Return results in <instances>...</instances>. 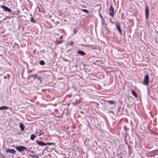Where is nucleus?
<instances>
[{
    "mask_svg": "<svg viewBox=\"0 0 158 158\" xmlns=\"http://www.w3.org/2000/svg\"><path fill=\"white\" fill-rule=\"evenodd\" d=\"M149 81V76L148 74L146 75L144 77L143 84L145 85H148Z\"/></svg>",
    "mask_w": 158,
    "mask_h": 158,
    "instance_id": "f257e3e1",
    "label": "nucleus"
},
{
    "mask_svg": "<svg viewBox=\"0 0 158 158\" xmlns=\"http://www.w3.org/2000/svg\"><path fill=\"white\" fill-rule=\"evenodd\" d=\"M114 9L111 5L109 10V15L112 17H113L114 15Z\"/></svg>",
    "mask_w": 158,
    "mask_h": 158,
    "instance_id": "f03ea898",
    "label": "nucleus"
},
{
    "mask_svg": "<svg viewBox=\"0 0 158 158\" xmlns=\"http://www.w3.org/2000/svg\"><path fill=\"white\" fill-rule=\"evenodd\" d=\"M16 149L17 151L20 152H22L24 150H27V149L26 147L23 146H19L17 147L16 148Z\"/></svg>",
    "mask_w": 158,
    "mask_h": 158,
    "instance_id": "7ed1b4c3",
    "label": "nucleus"
},
{
    "mask_svg": "<svg viewBox=\"0 0 158 158\" xmlns=\"http://www.w3.org/2000/svg\"><path fill=\"white\" fill-rule=\"evenodd\" d=\"M1 7L2 8L3 10L5 11H7L9 12H10L11 11V10L9 9L8 7L6 6H5L4 5H1Z\"/></svg>",
    "mask_w": 158,
    "mask_h": 158,
    "instance_id": "20e7f679",
    "label": "nucleus"
},
{
    "mask_svg": "<svg viewBox=\"0 0 158 158\" xmlns=\"http://www.w3.org/2000/svg\"><path fill=\"white\" fill-rule=\"evenodd\" d=\"M145 16L147 19H148L149 16V8L148 6H146L145 9Z\"/></svg>",
    "mask_w": 158,
    "mask_h": 158,
    "instance_id": "39448f33",
    "label": "nucleus"
},
{
    "mask_svg": "<svg viewBox=\"0 0 158 158\" xmlns=\"http://www.w3.org/2000/svg\"><path fill=\"white\" fill-rule=\"evenodd\" d=\"M6 152L7 153H10L11 154H15V153L16 151L14 149H8L6 150Z\"/></svg>",
    "mask_w": 158,
    "mask_h": 158,
    "instance_id": "423d86ee",
    "label": "nucleus"
},
{
    "mask_svg": "<svg viewBox=\"0 0 158 158\" xmlns=\"http://www.w3.org/2000/svg\"><path fill=\"white\" fill-rule=\"evenodd\" d=\"M36 143L39 146H45L46 143L43 141H36Z\"/></svg>",
    "mask_w": 158,
    "mask_h": 158,
    "instance_id": "0eeeda50",
    "label": "nucleus"
},
{
    "mask_svg": "<svg viewBox=\"0 0 158 158\" xmlns=\"http://www.w3.org/2000/svg\"><path fill=\"white\" fill-rule=\"evenodd\" d=\"M116 28L117 29V30L120 33V34L122 35V31L120 27V26L119 25L116 24L115 25Z\"/></svg>",
    "mask_w": 158,
    "mask_h": 158,
    "instance_id": "6e6552de",
    "label": "nucleus"
},
{
    "mask_svg": "<svg viewBox=\"0 0 158 158\" xmlns=\"http://www.w3.org/2000/svg\"><path fill=\"white\" fill-rule=\"evenodd\" d=\"M77 53L81 56H85L86 54L82 50H78L77 52Z\"/></svg>",
    "mask_w": 158,
    "mask_h": 158,
    "instance_id": "1a4fd4ad",
    "label": "nucleus"
},
{
    "mask_svg": "<svg viewBox=\"0 0 158 158\" xmlns=\"http://www.w3.org/2000/svg\"><path fill=\"white\" fill-rule=\"evenodd\" d=\"M39 131H37L36 132V134L38 136H40L41 135L43 134L44 133V132H42L41 130H39Z\"/></svg>",
    "mask_w": 158,
    "mask_h": 158,
    "instance_id": "9d476101",
    "label": "nucleus"
},
{
    "mask_svg": "<svg viewBox=\"0 0 158 158\" xmlns=\"http://www.w3.org/2000/svg\"><path fill=\"white\" fill-rule=\"evenodd\" d=\"M19 127L21 131H23L24 129V126L23 123H21L19 125Z\"/></svg>",
    "mask_w": 158,
    "mask_h": 158,
    "instance_id": "9b49d317",
    "label": "nucleus"
},
{
    "mask_svg": "<svg viewBox=\"0 0 158 158\" xmlns=\"http://www.w3.org/2000/svg\"><path fill=\"white\" fill-rule=\"evenodd\" d=\"M8 109V107L7 106H2L0 107V110H7Z\"/></svg>",
    "mask_w": 158,
    "mask_h": 158,
    "instance_id": "f8f14e48",
    "label": "nucleus"
},
{
    "mask_svg": "<svg viewBox=\"0 0 158 158\" xmlns=\"http://www.w3.org/2000/svg\"><path fill=\"white\" fill-rule=\"evenodd\" d=\"M131 93L133 95L135 98L137 97V94H136L134 90H132Z\"/></svg>",
    "mask_w": 158,
    "mask_h": 158,
    "instance_id": "ddd939ff",
    "label": "nucleus"
},
{
    "mask_svg": "<svg viewBox=\"0 0 158 158\" xmlns=\"http://www.w3.org/2000/svg\"><path fill=\"white\" fill-rule=\"evenodd\" d=\"M45 62L43 60H40V64L42 65H43L45 64Z\"/></svg>",
    "mask_w": 158,
    "mask_h": 158,
    "instance_id": "4468645a",
    "label": "nucleus"
},
{
    "mask_svg": "<svg viewBox=\"0 0 158 158\" xmlns=\"http://www.w3.org/2000/svg\"><path fill=\"white\" fill-rule=\"evenodd\" d=\"M35 135L34 134H33L31 135L30 137V139L31 140H33L35 139Z\"/></svg>",
    "mask_w": 158,
    "mask_h": 158,
    "instance_id": "2eb2a0df",
    "label": "nucleus"
},
{
    "mask_svg": "<svg viewBox=\"0 0 158 158\" xmlns=\"http://www.w3.org/2000/svg\"><path fill=\"white\" fill-rule=\"evenodd\" d=\"M108 102L109 103V104H112V105L114 104L115 103V101H112V100L109 101H108Z\"/></svg>",
    "mask_w": 158,
    "mask_h": 158,
    "instance_id": "dca6fc26",
    "label": "nucleus"
},
{
    "mask_svg": "<svg viewBox=\"0 0 158 158\" xmlns=\"http://www.w3.org/2000/svg\"><path fill=\"white\" fill-rule=\"evenodd\" d=\"M81 10L82 11H83L85 12L86 13H88L89 12V11L87 10L86 9H81Z\"/></svg>",
    "mask_w": 158,
    "mask_h": 158,
    "instance_id": "f3484780",
    "label": "nucleus"
},
{
    "mask_svg": "<svg viewBox=\"0 0 158 158\" xmlns=\"http://www.w3.org/2000/svg\"><path fill=\"white\" fill-rule=\"evenodd\" d=\"M37 77V74H35L34 75H32V77H33L34 79H35Z\"/></svg>",
    "mask_w": 158,
    "mask_h": 158,
    "instance_id": "a211bd4d",
    "label": "nucleus"
},
{
    "mask_svg": "<svg viewBox=\"0 0 158 158\" xmlns=\"http://www.w3.org/2000/svg\"><path fill=\"white\" fill-rule=\"evenodd\" d=\"M31 21L32 23H35V20L32 17H31Z\"/></svg>",
    "mask_w": 158,
    "mask_h": 158,
    "instance_id": "6ab92c4d",
    "label": "nucleus"
},
{
    "mask_svg": "<svg viewBox=\"0 0 158 158\" xmlns=\"http://www.w3.org/2000/svg\"><path fill=\"white\" fill-rule=\"evenodd\" d=\"M37 78L38 80H39L40 81V83H41L42 81V78L40 77H37L36 78Z\"/></svg>",
    "mask_w": 158,
    "mask_h": 158,
    "instance_id": "aec40b11",
    "label": "nucleus"
},
{
    "mask_svg": "<svg viewBox=\"0 0 158 158\" xmlns=\"http://www.w3.org/2000/svg\"><path fill=\"white\" fill-rule=\"evenodd\" d=\"M54 143L52 142L47 143H46V145H54Z\"/></svg>",
    "mask_w": 158,
    "mask_h": 158,
    "instance_id": "412c9836",
    "label": "nucleus"
},
{
    "mask_svg": "<svg viewBox=\"0 0 158 158\" xmlns=\"http://www.w3.org/2000/svg\"><path fill=\"white\" fill-rule=\"evenodd\" d=\"M32 77V75H30L28 76L27 77V79L28 80L30 79H31V77Z\"/></svg>",
    "mask_w": 158,
    "mask_h": 158,
    "instance_id": "4be33fe9",
    "label": "nucleus"
},
{
    "mask_svg": "<svg viewBox=\"0 0 158 158\" xmlns=\"http://www.w3.org/2000/svg\"><path fill=\"white\" fill-rule=\"evenodd\" d=\"M73 44V41H71L70 43L69 42L68 44V45H72Z\"/></svg>",
    "mask_w": 158,
    "mask_h": 158,
    "instance_id": "5701e85b",
    "label": "nucleus"
},
{
    "mask_svg": "<svg viewBox=\"0 0 158 158\" xmlns=\"http://www.w3.org/2000/svg\"><path fill=\"white\" fill-rule=\"evenodd\" d=\"M99 15H100V17L101 18V19H102V20L104 21V19H103V17L101 15V14L100 13H99Z\"/></svg>",
    "mask_w": 158,
    "mask_h": 158,
    "instance_id": "b1692460",
    "label": "nucleus"
},
{
    "mask_svg": "<svg viewBox=\"0 0 158 158\" xmlns=\"http://www.w3.org/2000/svg\"><path fill=\"white\" fill-rule=\"evenodd\" d=\"M73 33L75 34L77 32V31L76 29H74L73 30Z\"/></svg>",
    "mask_w": 158,
    "mask_h": 158,
    "instance_id": "393cba45",
    "label": "nucleus"
},
{
    "mask_svg": "<svg viewBox=\"0 0 158 158\" xmlns=\"http://www.w3.org/2000/svg\"><path fill=\"white\" fill-rule=\"evenodd\" d=\"M34 158H39V157L35 155Z\"/></svg>",
    "mask_w": 158,
    "mask_h": 158,
    "instance_id": "a878e982",
    "label": "nucleus"
},
{
    "mask_svg": "<svg viewBox=\"0 0 158 158\" xmlns=\"http://www.w3.org/2000/svg\"><path fill=\"white\" fill-rule=\"evenodd\" d=\"M34 156L35 155H30V156L32 157H33L34 158Z\"/></svg>",
    "mask_w": 158,
    "mask_h": 158,
    "instance_id": "bb28decb",
    "label": "nucleus"
},
{
    "mask_svg": "<svg viewBox=\"0 0 158 158\" xmlns=\"http://www.w3.org/2000/svg\"><path fill=\"white\" fill-rule=\"evenodd\" d=\"M7 77H10V75L9 74H7Z\"/></svg>",
    "mask_w": 158,
    "mask_h": 158,
    "instance_id": "cd10ccee",
    "label": "nucleus"
},
{
    "mask_svg": "<svg viewBox=\"0 0 158 158\" xmlns=\"http://www.w3.org/2000/svg\"><path fill=\"white\" fill-rule=\"evenodd\" d=\"M105 22V21L104 20V21L102 20V24H103Z\"/></svg>",
    "mask_w": 158,
    "mask_h": 158,
    "instance_id": "c85d7f7f",
    "label": "nucleus"
},
{
    "mask_svg": "<svg viewBox=\"0 0 158 158\" xmlns=\"http://www.w3.org/2000/svg\"><path fill=\"white\" fill-rule=\"evenodd\" d=\"M31 152H32V153H34V152H33V151H31Z\"/></svg>",
    "mask_w": 158,
    "mask_h": 158,
    "instance_id": "c756f323",
    "label": "nucleus"
},
{
    "mask_svg": "<svg viewBox=\"0 0 158 158\" xmlns=\"http://www.w3.org/2000/svg\"><path fill=\"white\" fill-rule=\"evenodd\" d=\"M148 94H149V89L148 88Z\"/></svg>",
    "mask_w": 158,
    "mask_h": 158,
    "instance_id": "7c9ffc66",
    "label": "nucleus"
},
{
    "mask_svg": "<svg viewBox=\"0 0 158 158\" xmlns=\"http://www.w3.org/2000/svg\"><path fill=\"white\" fill-rule=\"evenodd\" d=\"M4 78H6V77H4Z\"/></svg>",
    "mask_w": 158,
    "mask_h": 158,
    "instance_id": "2f4dec72",
    "label": "nucleus"
}]
</instances>
